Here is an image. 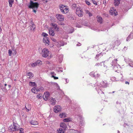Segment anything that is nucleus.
<instances>
[{"label": "nucleus", "mask_w": 133, "mask_h": 133, "mask_svg": "<svg viewBox=\"0 0 133 133\" xmlns=\"http://www.w3.org/2000/svg\"><path fill=\"white\" fill-rule=\"evenodd\" d=\"M89 75L95 78H97L100 76V75L97 73V71L95 72L92 71L90 73Z\"/></svg>", "instance_id": "9"}, {"label": "nucleus", "mask_w": 133, "mask_h": 133, "mask_svg": "<svg viewBox=\"0 0 133 133\" xmlns=\"http://www.w3.org/2000/svg\"><path fill=\"white\" fill-rule=\"evenodd\" d=\"M114 9V8L112 7L110 8V10H109V12L110 14L111 15H113L115 14V16H116L117 14L115 13V12L116 11Z\"/></svg>", "instance_id": "13"}, {"label": "nucleus", "mask_w": 133, "mask_h": 133, "mask_svg": "<svg viewBox=\"0 0 133 133\" xmlns=\"http://www.w3.org/2000/svg\"><path fill=\"white\" fill-rule=\"evenodd\" d=\"M133 38V33H131L128 37L127 38L126 40L127 41L130 39H132Z\"/></svg>", "instance_id": "23"}, {"label": "nucleus", "mask_w": 133, "mask_h": 133, "mask_svg": "<svg viewBox=\"0 0 133 133\" xmlns=\"http://www.w3.org/2000/svg\"><path fill=\"white\" fill-rule=\"evenodd\" d=\"M42 35L44 37H46L48 36V35L47 34L45 33L44 32H43L42 34Z\"/></svg>", "instance_id": "43"}, {"label": "nucleus", "mask_w": 133, "mask_h": 133, "mask_svg": "<svg viewBox=\"0 0 133 133\" xmlns=\"http://www.w3.org/2000/svg\"><path fill=\"white\" fill-rule=\"evenodd\" d=\"M56 16L57 19L59 21H62L64 20V17L61 14H57L56 15Z\"/></svg>", "instance_id": "10"}, {"label": "nucleus", "mask_w": 133, "mask_h": 133, "mask_svg": "<svg viewBox=\"0 0 133 133\" xmlns=\"http://www.w3.org/2000/svg\"><path fill=\"white\" fill-rule=\"evenodd\" d=\"M124 60L127 64H128L130 67L133 68V61L128 58H125Z\"/></svg>", "instance_id": "7"}, {"label": "nucleus", "mask_w": 133, "mask_h": 133, "mask_svg": "<svg viewBox=\"0 0 133 133\" xmlns=\"http://www.w3.org/2000/svg\"><path fill=\"white\" fill-rule=\"evenodd\" d=\"M28 76H30L29 78H30L32 77L33 76V74H32V73L30 72H28L27 74Z\"/></svg>", "instance_id": "34"}, {"label": "nucleus", "mask_w": 133, "mask_h": 133, "mask_svg": "<svg viewBox=\"0 0 133 133\" xmlns=\"http://www.w3.org/2000/svg\"><path fill=\"white\" fill-rule=\"evenodd\" d=\"M74 32V29L73 28H71V30L70 31H69L68 32L69 33H71Z\"/></svg>", "instance_id": "48"}, {"label": "nucleus", "mask_w": 133, "mask_h": 133, "mask_svg": "<svg viewBox=\"0 0 133 133\" xmlns=\"http://www.w3.org/2000/svg\"><path fill=\"white\" fill-rule=\"evenodd\" d=\"M38 3L36 2L34 3L32 1H31L29 7L30 8H32L33 9V12L36 13V10L38 9Z\"/></svg>", "instance_id": "2"}, {"label": "nucleus", "mask_w": 133, "mask_h": 133, "mask_svg": "<svg viewBox=\"0 0 133 133\" xmlns=\"http://www.w3.org/2000/svg\"><path fill=\"white\" fill-rule=\"evenodd\" d=\"M129 82H128L126 81L125 82V84H129Z\"/></svg>", "instance_id": "58"}, {"label": "nucleus", "mask_w": 133, "mask_h": 133, "mask_svg": "<svg viewBox=\"0 0 133 133\" xmlns=\"http://www.w3.org/2000/svg\"><path fill=\"white\" fill-rule=\"evenodd\" d=\"M110 79L112 81H116V78L114 77H112Z\"/></svg>", "instance_id": "42"}, {"label": "nucleus", "mask_w": 133, "mask_h": 133, "mask_svg": "<svg viewBox=\"0 0 133 133\" xmlns=\"http://www.w3.org/2000/svg\"><path fill=\"white\" fill-rule=\"evenodd\" d=\"M59 116L61 118H64L67 117V114L64 112H62L60 113Z\"/></svg>", "instance_id": "20"}, {"label": "nucleus", "mask_w": 133, "mask_h": 133, "mask_svg": "<svg viewBox=\"0 0 133 133\" xmlns=\"http://www.w3.org/2000/svg\"><path fill=\"white\" fill-rule=\"evenodd\" d=\"M37 64L36 63V62L34 63H32L31 64V66L33 67H34L35 66H37Z\"/></svg>", "instance_id": "45"}, {"label": "nucleus", "mask_w": 133, "mask_h": 133, "mask_svg": "<svg viewBox=\"0 0 133 133\" xmlns=\"http://www.w3.org/2000/svg\"><path fill=\"white\" fill-rule=\"evenodd\" d=\"M50 101L51 102V104L52 105H55L56 103V100L55 98L51 97L50 99Z\"/></svg>", "instance_id": "25"}, {"label": "nucleus", "mask_w": 133, "mask_h": 133, "mask_svg": "<svg viewBox=\"0 0 133 133\" xmlns=\"http://www.w3.org/2000/svg\"><path fill=\"white\" fill-rule=\"evenodd\" d=\"M9 129L11 131H17L19 129V125L17 123L14 122L13 126H10Z\"/></svg>", "instance_id": "5"}, {"label": "nucleus", "mask_w": 133, "mask_h": 133, "mask_svg": "<svg viewBox=\"0 0 133 133\" xmlns=\"http://www.w3.org/2000/svg\"><path fill=\"white\" fill-rule=\"evenodd\" d=\"M59 8L62 14H66L69 12V9L66 6L61 4L59 5Z\"/></svg>", "instance_id": "4"}, {"label": "nucleus", "mask_w": 133, "mask_h": 133, "mask_svg": "<svg viewBox=\"0 0 133 133\" xmlns=\"http://www.w3.org/2000/svg\"><path fill=\"white\" fill-rule=\"evenodd\" d=\"M8 1L10 6L11 7L14 3V0H9Z\"/></svg>", "instance_id": "31"}, {"label": "nucleus", "mask_w": 133, "mask_h": 133, "mask_svg": "<svg viewBox=\"0 0 133 133\" xmlns=\"http://www.w3.org/2000/svg\"><path fill=\"white\" fill-rule=\"evenodd\" d=\"M65 81L66 82V83H68L69 82V81L67 79H65Z\"/></svg>", "instance_id": "57"}, {"label": "nucleus", "mask_w": 133, "mask_h": 133, "mask_svg": "<svg viewBox=\"0 0 133 133\" xmlns=\"http://www.w3.org/2000/svg\"><path fill=\"white\" fill-rule=\"evenodd\" d=\"M117 59H114L112 62V66H113V68L115 71L117 72L118 69L120 68V65L117 63Z\"/></svg>", "instance_id": "3"}, {"label": "nucleus", "mask_w": 133, "mask_h": 133, "mask_svg": "<svg viewBox=\"0 0 133 133\" xmlns=\"http://www.w3.org/2000/svg\"><path fill=\"white\" fill-rule=\"evenodd\" d=\"M54 78V79H58V77H55V76H54V77H53Z\"/></svg>", "instance_id": "55"}, {"label": "nucleus", "mask_w": 133, "mask_h": 133, "mask_svg": "<svg viewBox=\"0 0 133 133\" xmlns=\"http://www.w3.org/2000/svg\"><path fill=\"white\" fill-rule=\"evenodd\" d=\"M104 67H106V68H107V66H106V65H104Z\"/></svg>", "instance_id": "61"}, {"label": "nucleus", "mask_w": 133, "mask_h": 133, "mask_svg": "<svg viewBox=\"0 0 133 133\" xmlns=\"http://www.w3.org/2000/svg\"><path fill=\"white\" fill-rule=\"evenodd\" d=\"M91 1H92L93 4L95 5H97V3L96 1L95 0H91Z\"/></svg>", "instance_id": "47"}, {"label": "nucleus", "mask_w": 133, "mask_h": 133, "mask_svg": "<svg viewBox=\"0 0 133 133\" xmlns=\"http://www.w3.org/2000/svg\"><path fill=\"white\" fill-rule=\"evenodd\" d=\"M72 9H76L77 8V7L76 4H74L72 5Z\"/></svg>", "instance_id": "39"}, {"label": "nucleus", "mask_w": 133, "mask_h": 133, "mask_svg": "<svg viewBox=\"0 0 133 133\" xmlns=\"http://www.w3.org/2000/svg\"><path fill=\"white\" fill-rule=\"evenodd\" d=\"M36 63L37 64V65H41L42 64V62L41 61L38 60L37 61Z\"/></svg>", "instance_id": "33"}, {"label": "nucleus", "mask_w": 133, "mask_h": 133, "mask_svg": "<svg viewBox=\"0 0 133 133\" xmlns=\"http://www.w3.org/2000/svg\"><path fill=\"white\" fill-rule=\"evenodd\" d=\"M36 97L38 99H41L42 98V96H41V95H40L39 94L36 96Z\"/></svg>", "instance_id": "46"}, {"label": "nucleus", "mask_w": 133, "mask_h": 133, "mask_svg": "<svg viewBox=\"0 0 133 133\" xmlns=\"http://www.w3.org/2000/svg\"><path fill=\"white\" fill-rule=\"evenodd\" d=\"M31 91L32 92L35 93V94H36V88H35V87H34L32 89H31Z\"/></svg>", "instance_id": "35"}, {"label": "nucleus", "mask_w": 133, "mask_h": 133, "mask_svg": "<svg viewBox=\"0 0 133 133\" xmlns=\"http://www.w3.org/2000/svg\"><path fill=\"white\" fill-rule=\"evenodd\" d=\"M4 85H5V86H6L7 85V84H4Z\"/></svg>", "instance_id": "64"}, {"label": "nucleus", "mask_w": 133, "mask_h": 133, "mask_svg": "<svg viewBox=\"0 0 133 133\" xmlns=\"http://www.w3.org/2000/svg\"><path fill=\"white\" fill-rule=\"evenodd\" d=\"M35 28V25L34 24H32V26L30 27V30H34Z\"/></svg>", "instance_id": "37"}, {"label": "nucleus", "mask_w": 133, "mask_h": 133, "mask_svg": "<svg viewBox=\"0 0 133 133\" xmlns=\"http://www.w3.org/2000/svg\"><path fill=\"white\" fill-rule=\"evenodd\" d=\"M61 108L59 105L54 106V111L56 113H57L61 110Z\"/></svg>", "instance_id": "11"}, {"label": "nucleus", "mask_w": 133, "mask_h": 133, "mask_svg": "<svg viewBox=\"0 0 133 133\" xmlns=\"http://www.w3.org/2000/svg\"><path fill=\"white\" fill-rule=\"evenodd\" d=\"M2 90L4 92H6L7 91V90L5 88H3Z\"/></svg>", "instance_id": "53"}, {"label": "nucleus", "mask_w": 133, "mask_h": 133, "mask_svg": "<svg viewBox=\"0 0 133 133\" xmlns=\"http://www.w3.org/2000/svg\"><path fill=\"white\" fill-rule=\"evenodd\" d=\"M71 120V119L70 118H66L64 119L63 121L65 122H70Z\"/></svg>", "instance_id": "26"}, {"label": "nucleus", "mask_w": 133, "mask_h": 133, "mask_svg": "<svg viewBox=\"0 0 133 133\" xmlns=\"http://www.w3.org/2000/svg\"><path fill=\"white\" fill-rule=\"evenodd\" d=\"M51 74L52 75L51 77H54L56 75V74L54 72H52L51 73Z\"/></svg>", "instance_id": "41"}, {"label": "nucleus", "mask_w": 133, "mask_h": 133, "mask_svg": "<svg viewBox=\"0 0 133 133\" xmlns=\"http://www.w3.org/2000/svg\"><path fill=\"white\" fill-rule=\"evenodd\" d=\"M76 13L79 17H82L83 16V12L81 7H77L76 9Z\"/></svg>", "instance_id": "6"}, {"label": "nucleus", "mask_w": 133, "mask_h": 133, "mask_svg": "<svg viewBox=\"0 0 133 133\" xmlns=\"http://www.w3.org/2000/svg\"><path fill=\"white\" fill-rule=\"evenodd\" d=\"M75 117L77 118L78 120L82 119L83 118L82 116L80 115H76L75 116Z\"/></svg>", "instance_id": "29"}, {"label": "nucleus", "mask_w": 133, "mask_h": 133, "mask_svg": "<svg viewBox=\"0 0 133 133\" xmlns=\"http://www.w3.org/2000/svg\"><path fill=\"white\" fill-rule=\"evenodd\" d=\"M99 83L97 82L96 83V85L97 86V87L96 88V89L98 93L99 94H102L103 93L104 94V93L102 90L101 89V85L100 86V85H98Z\"/></svg>", "instance_id": "8"}, {"label": "nucleus", "mask_w": 133, "mask_h": 133, "mask_svg": "<svg viewBox=\"0 0 133 133\" xmlns=\"http://www.w3.org/2000/svg\"><path fill=\"white\" fill-rule=\"evenodd\" d=\"M43 42L46 46H48L49 45V42L48 38L44 37L43 39Z\"/></svg>", "instance_id": "17"}, {"label": "nucleus", "mask_w": 133, "mask_h": 133, "mask_svg": "<svg viewBox=\"0 0 133 133\" xmlns=\"http://www.w3.org/2000/svg\"><path fill=\"white\" fill-rule=\"evenodd\" d=\"M29 84L30 86L32 87L35 86H36V83L35 82H29Z\"/></svg>", "instance_id": "30"}, {"label": "nucleus", "mask_w": 133, "mask_h": 133, "mask_svg": "<svg viewBox=\"0 0 133 133\" xmlns=\"http://www.w3.org/2000/svg\"><path fill=\"white\" fill-rule=\"evenodd\" d=\"M102 62H101L100 63H97L96 64L95 66H102Z\"/></svg>", "instance_id": "40"}, {"label": "nucleus", "mask_w": 133, "mask_h": 133, "mask_svg": "<svg viewBox=\"0 0 133 133\" xmlns=\"http://www.w3.org/2000/svg\"><path fill=\"white\" fill-rule=\"evenodd\" d=\"M85 2L86 4L88 5H90V3L89 2L87 1H86Z\"/></svg>", "instance_id": "50"}, {"label": "nucleus", "mask_w": 133, "mask_h": 133, "mask_svg": "<svg viewBox=\"0 0 133 133\" xmlns=\"http://www.w3.org/2000/svg\"><path fill=\"white\" fill-rule=\"evenodd\" d=\"M97 21L99 22L100 23H102V18L99 16H98L97 17Z\"/></svg>", "instance_id": "24"}, {"label": "nucleus", "mask_w": 133, "mask_h": 133, "mask_svg": "<svg viewBox=\"0 0 133 133\" xmlns=\"http://www.w3.org/2000/svg\"><path fill=\"white\" fill-rule=\"evenodd\" d=\"M43 90V88L42 87H41L38 88H36V91H39Z\"/></svg>", "instance_id": "36"}, {"label": "nucleus", "mask_w": 133, "mask_h": 133, "mask_svg": "<svg viewBox=\"0 0 133 133\" xmlns=\"http://www.w3.org/2000/svg\"><path fill=\"white\" fill-rule=\"evenodd\" d=\"M120 43L118 40H116L114 42L112 43V46L114 47L115 46H118L120 44Z\"/></svg>", "instance_id": "19"}, {"label": "nucleus", "mask_w": 133, "mask_h": 133, "mask_svg": "<svg viewBox=\"0 0 133 133\" xmlns=\"http://www.w3.org/2000/svg\"><path fill=\"white\" fill-rule=\"evenodd\" d=\"M72 131L74 133H81L79 131L77 130H73Z\"/></svg>", "instance_id": "44"}, {"label": "nucleus", "mask_w": 133, "mask_h": 133, "mask_svg": "<svg viewBox=\"0 0 133 133\" xmlns=\"http://www.w3.org/2000/svg\"><path fill=\"white\" fill-rule=\"evenodd\" d=\"M61 25H63V23H61Z\"/></svg>", "instance_id": "63"}, {"label": "nucleus", "mask_w": 133, "mask_h": 133, "mask_svg": "<svg viewBox=\"0 0 133 133\" xmlns=\"http://www.w3.org/2000/svg\"><path fill=\"white\" fill-rule=\"evenodd\" d=\"M63 56V55L62 54H58L57 55V57L58 58V61L59 63H61L62 62Z\"/></svg>", "instance_id": "15"}, {"label": "nucleus", "mask_w": 133, "mask_h": 133, "mask_svg": "<svg viewBox=\"0 0 133 133\" xmlns=\"http://www.w3.org/2000/svg\"><path fill=\"white\" fill-rule=\"evenodd\" d=\"M102 56V54L101 53H100L96 55V57H95V58L97 61H98L99 59V58Z\"/></svg>", "instance_id": "28"}, {"label": "nucleus", "mask_w": 133, "mask_h": 133, "mask_svg": "<svg viewBox=\"0 0 133 133\" xmlns=\"http://www.w3.org/2000/svg\"><path fill=\"white\" fill-rule=\"evenodd\" d=\"M41 54L43 57L44 58L48 57V58L49 59H50L52 57L51 52L46 48H44L42 50Z\"/></svg>", "instance_id": "1"}, {"label": "nucleus", "mask_w": 133, "mask_h": 133, "mask_svg": "<svg viewBox=\"0 0 133 133\" xmlns=\"http://www.w3.org/2000/svg\"><path fill=\"white\" fill-rule=\"evenodd\" d=\"M121 0H114V5L116 6H118L120 3Z\"/></svg>", "instance_id": "21"}, {"label": "nucleus", "mask_w": 133, "mask_h": 133, "mask_svg": "<svg viewBox=\"0 0 133 133\" xmlns=\"http://www.w3.org/2000/svg\"><path fill=\"white\" fill-rule=\"evenodd\" d=\"M102 84L100 85L99 83L98 85H100V86L101 85V87L104 88H106L108 86V84L107 83L106 81H103L101 82Z\"/></svg>", "instance_id": "16"}, {"label": "nucleus", "mask_w": 133, "mask_h": 133, "mask_svg": "<svg viewBox=\"0 0 133 133\" xmlns=\"http://www.w3.org/2000/svg\"><path fill=\"white\" fill-rule=\"evenodd\" d=\"M23 128H20L19 129V131H20V133H22L23 132Z\"/></svg>", "instance_id": "51"}, {"label": "nucleus", "mask_w": 133, "mask_h": 133, "mask_svg": "<svg viewBox=\"0 0 133 133\" xmlns=\"http://www.w3.org/2000/svg\"><path fill=\"white\" fill-rule=\"evenodd\" d=\"M85 11L86 14H88L90 16H92V14L88 10H86Z\"/></svg>", "instance_id": "38"}, {"label": "nucleus", "mask_w": 133, "mask_h": 133, "mask_svg": "<svg viewBox=\"0 0 133 133\" xmlns=\"http://www.w3.org/2000/svg\"><path fill=\"white\" fill-rule=\"evenodd\" d=\"M61 69H61L60 70V71H61L62 72L63 71H62V68H60Z\"/></svg>", "instance_id": "59"}, {"label": "nucleus", "mask_w": 133, "mask_h": 133, "mask_svg": "<svg viewBox=\"0 0 133 133\" xmlns=\"http://www.w3.org/2000/svg\"><path fill=\"white\" fill-rule=\"evenodd\" d=\"M9 54V55L10 56H11V55L12 53V51L10 50H9V52H8Z\"/></svg>", "instance_id": "49"}, {"label": "nucleus", "mask_w": 133, "mask_h": 133, "mask_svg": "<svg viewBox=\"0 0 133 133\" xmlns=\"http://www.w3.org/2000/svg\"><path fill=\"white\" fill-rule=\"evenodd\" d=\"M55 85L57 87V89H59V86H58V84L57 83H55Z\"/></svg>", "instance_id": "52"}, {"label": "nucleus", "mask_w": 133, "mask_h": 133, "mask_svg": "<svg viewBox=\"0 0 133 133\" xmlns=\"http://www.w3.org/2000/svg\"><path fill=\"white\" fill-rule=\"evenodd\" d=\"M60 127L62 128L63 129L65 130L67 129V125L64 122L61 123L60 124Z\"/></svg>", "instance_id": "18"}, {"label": "nucleus", "mask_w": 133, "mask_h": 133, "mask_svg": "<svg viewBox=\"0 0 133 133\" xmlns=\"http://www.w3.org/2000/svg\"><path fill=\"white\" fill-rule=\"evenodd\" d=\"M8 86L9 88H10L11 87V85H8Z\"/></svg>", "instance_id": "60"}, {"label": "nucleus", "mask_w": 133, "mask_h": 133, "mask_svg": "<svg viewBox=\"0 0 133 133\" xmlns=\"http://www.w3.org/2000/svg\"><path fill=\"white\" fill-rule=\"evenodd\" d=\"M51 25L52 26H53L54 28L56 30V31H58L59 30V28L57 26V25L56 24L52 23H51Z\"/></svg>", "instance_id": "22"}, {"label": "nucleus", "mask_w": 133, "mask_h": 133, "mask_svg": "<svg viewBox=\"0 0 133 133\" xmlns=\"http://www.w3.org/2000/svg\"><path fill=\"white\" fill-rule=\"evenodd\" d=\"M77 46H80L81 45V44L80 43H79V44H77Z\"/></svg>", "instance_id": "56"}, {"label": "nucleus", "mask_w": 133, "mask_h": 133, "mask_svg": "<svg viewBox=\"0 0 133 133\" xmlns=\"http://www.w3.org/2000/svg\"><path fill=\"white\" fill-rule=\"evenodd\" d=\"M49 35L52 36H54L55 34V33L53 28H50L49 29Z\"/></svg>", "instance_id": "14"}, {"label": "nucleus", "mask_w": 133, "mask_h": 133, "mask_svg": "<svg viewBox=\"0 0 133 133\" xmlns=\"http://www.w3.org/2000/svg\"><path fill=\"white\" fill-rule=\"evenodd\" d=\"M64 130L62 129H59L57 130L58 133H64Z\"/></svg>", "instance_id": "32"}, {"label": "nucleus", "mask_w": 133, "mask_h": 133, "mask_svg": "<svg viewBox=\"0 0 133 133\" xmlns=\"http://www.w3.org/2000/svg\"><path fill=\"white\" fill-rule=\"evenodd\" d=\"M50 93L49 92H46L44 93L43 95L44 99L45 101H46L48 100L50 95Z\"/></svg>", "instance_id": "12"}, {"label": "nucleus", "mask_w": 133, "mask_h": 133, "mask_svg": "<svg viewBox=\"0 0 133 133\" xmlns=\"http://www.w3.org/2000/svg\"><path fill=\"white\" fill-rule=\"evenodd\" d=\"M30 123L32 125H35L38 124V122L32 120L30 122Z\"/></svg>", "instance_id": "27"}, {"label": "nucleus", "mask_w": 133, "mask_h": 133, "mask_svg": "<svg viewBox=\"0 0 133 133\" xmlns=\"http://www.w3.org/2000/svg\"><path fill=\"white\" fill-rule=\"evenodd\" d=\"M51 39L52 40V41L53 42H55L56 41L55 39L53 38H51Z\"/></svg>", "instance_id": "54"}, {"label": "nucleus", "mask_w": 133, "mask_h": 133, "mask_svg": "<svg viewBox=\"0 0 133 133\" xmlns=\"http://www.w3.org/2000/svg\"><path fill=\"white\" fill-rule=\"evenodd\" d=\"M125 48H126V47H125H125H124V48H123V50H125Z\"/></svg>", "instance_id": "62"}]
</instances>
